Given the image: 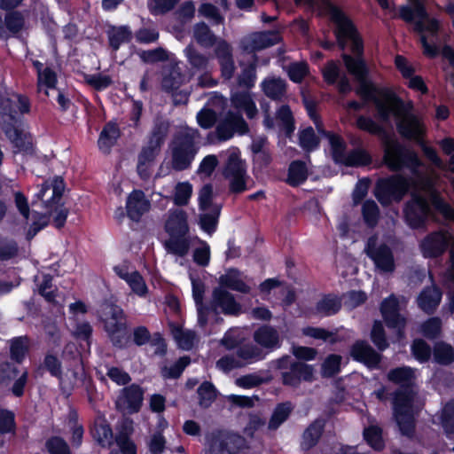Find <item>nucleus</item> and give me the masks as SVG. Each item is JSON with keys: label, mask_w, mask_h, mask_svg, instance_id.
I'll use <instances>...</instances> for the list:
<instances>
[{"label": "nucleus", "mask_w": 454, "mask_h": 454, "mask_svg": "<svg viewBox=\"0 0 454 454\" xmlns=\"http://www.w3.org/2000/svg\"><path fill=\"white\" fill-rule=\"evenodd\" d=\"M341 59L348 73L358 82L356 93L364 103H372L377 114H411L393 89L378 86L370 79V69L364 57L342 53Z\"/></svg>", "instance_id": "1"}, {"label": "nucleus", "mask_w": 454, "mask_h": 454, "mask_svg": "<svg viewBox=\"0 0 454 454\" xmlns=\"http://www.w3.org/2000/svg\"><path fill=\"white\" fill-rule=\"evenodd\" d=\"M387 379L399 386L393 400V415L403 436L412 439L416 432V419L412 405L415 395V372L409 366H399L388 371Z\"/></svg>", "instance_id": "2"}, {"label": "nucleus", "mask_w": 454, "mask_h": 454, "mask_svg": "<svg viewBox=\"0 0 454 454\" xmlns=\"http://www.w3.org/2000/svg\"><path fill=\"white\" fill-rule=\"evenodd\" d=\"M100 321L112 345L119 349H126L131 343L128 318L124 310L118 305L108 304L101 312Z\"/></svg>", "instance_id": "3"}, {"label": "nucleus", "mask_w": 454, "mask_h": 454, "mask_svg": "<svg viewBox=\"0 0 454 454\" xmlns=\"http://www.w3.org/2000/svg\"><path fill=\"white\" fill-rule=\"evenodd\" d=\"M276 369L280 370V381L283 386L298 388L302 382L311 383L315 378L313 364L296 361L285 355L275 361Z\"/></svg>", "instance_id": "4"}, {"label": "nucleus", "mask_w": 454, "mask_h": 454, "mask_svg": "<svg viewBox=\"0 0 454 454\" xmlns=\"http://www.w3.org/2000/svg\"><path fill=\"white\" fill-rule=\"evenodd\" d=\"M383 161L392 172H398L404 168L415 173L422 165L418 153L395 139L385 143Z\"/></svg>", "instance_id": "5"}, {"label": "nucleus", "mask_w": 454, "mask_h": 454, "mask_svg": "<svg viewBox=\"0 0 454 454\" xmlns=\"http://www.w3.org/2000/svg\"><path fill=\"white\" fill-rule=\"evenodd\" d=\"M411 178L402 174H393L378 179L374 188L377 200L387 207L401 202L411 189Z\"/></svg>", "instance_id": "6"}, {"label": "nucleus", "mask_w": 454, "mask_h": 454, "mask_svg": "<svg viewBox=\"0 0 454 454\" xmlns=\"http://www.w3.org/2000/svg\"><path fill=\"white\" fill-rule=\"evenodd\" d=\"M411 4H403L398 8L397 17L407 24L413 25L414 32H422L425 29L436 32L438 19L431 17L425 4L421 0H409Z\"/></svg>", "instance_id": "7"}, {"label": "nucleus", "mask_w": 454, "mask_h": 454, "mask_svg": "<svg viewBox=\"0 0 454 454\" xmlns=\"http://www.w3.org/2000/svg\"><path fill=\"white\" fill-rule=\"evenodd\" d=\"M222 174L229 180L230 192L239 194L247 191V166L240 158V151L236 148L228 153Z\"/></svg>", "instance_id": "8"}, {"label": "nucleus", "mask_w": 454, "mask_h": 454, "mask_svg": "<svg viewBox=\"0 0 454 454\" xmlns=\"http://www.w3.org/2000/svg\"><path fill=\"white\" fill-rule=\"evenodd\" d=\"M380 310L386 325L395 330L396 342H401L406 338L407 318L400 313L399 301L395 294H390L383 299Z\"/></svg>", "instance_id": "9"}, {"label": "nucleus", "mask_w": 454, "mask_h": 454, "mask_svg": "<svg viewBox=\"0 0 454 454\" xmlns=\"http://www.w3.org/2000/svg\"><path fill=\"white\" fill-rule=\"evenodd\" d=\"M403 213L406 224L413 230H419L426 226L431 207L426 197L412 192L411 199L403 205Z\"/></svg>", "instance_id": "10"}, {"label": "nucleus", "mask_w": 454, "mask_h": 454, "mask_svg": "<svg viewBox=\"0 0 454 454\" xmlns=\"http://www.w3.org/2000/svg\"><path fill=\"white\" fill-rule=\"evenodd\" d=\"M197 153L192 135L183 133L175 137V146L172 150V166L176 171H183L191 167Z\"/></svg>", "instance_id": "11"}, {"label": "nucleus", "mask_w": 454, "mask_h": 454, "mask_svg": "<svg viewBox=\"0 0 454 454\" xmlns=\"http://www.w3.org/2000/svg\"><path fill=\"white\" fill-rule=\"evenodd\" d=\"M364 252L380 272L395 271V262L392 249L386 243L378 244L376 236H371L368 239Z\"/></svg>", "instance_id": "12"}, {"label": "nucleus", "mask_w": 454, "mask_h": 454, "mask_svg": "<svg viewBox=\"0 0 454 454\" xmlns=\"http://www.w3.org/2000/svg\"><path fill=\"white\" fill-rule=\"evenodd\" d=\"M383 121H388L392 115H374ZM402 117L396 122L398 133L404 139L414 141L416 144L423 143L426 129L419 115H393Z\"/></svg>", "instance_id": "13"}, {"label": "nucleus", "mask_w": 454, "mask_h": 454, "mask_svg": "<svg viewBox=\"0 0 454 454\" xmlns=\"http://www.w3.org/2000/svg\"><path fill=\"white\" fill-rule=\"evenodd\" d=\"M264 95L279 105L274 114H293L290 106L286 103L287 83L281 77H266L261 82Z\"/></svg>", "instance_id": "14"}, {"label": "nucleus", "mask_w": 454, "mask_h": 454, "mask_svg": "<svg viewBox=\"0 0 454 454\" xmlns=\"http://www.w3.org/2000/svg\"><path fill=\"white\" fill-rule=\"evenodd\" d=\"M4 119L2 126L3 131L6 137L11 141L19 152L30 153L33 149L31 137L26 133L19 123L17 115H1Z\"/></svg>", "instance_id": "15"}, {"label": "nucleus", "mask_w": 454, "mask_h": 454, "mask_svg": "<svg viewBox=\"0 0 454 454\" xmlns=\"http://www.w3.org/2000/svg\"><path fill=\"white\" fill-rule=\"evenodd\" d=\"M144 389L137 384L124 387L115 401V407L119 411L129 414L137 413L143 405Z\"/></svg>", "instance_id": "16"}, {"label": "nucleus", "mask_w": 454, "mask_h": 454, "mask_svg": "<svg viewBox=\"0 0 454 454\" xmlns=\"http://www.w3.org/2000/svg\"><path fill=\"white\" fill-rule=\"evenodd\" d=\"M349 355L354 361L364 364L370 370L380 369L382 355L364 340H356L350 347Z\"/></svg>", "instance_id": "17"}, {"label": "nucleus", "mask_w": 454, "mask_h": 454, "mask_svg": "<svg viewBox=\"0 0 454 454\" xmlns=\"http://www.w3.org/2000/svg\"><path fill=\"white\" fill-rule=\"evenodd\" d=\"M279 41L280 35L278 31L254 32L241 41V47L247 53H255L278 43Z\"/></svg>", "instance_id": "18"}, {"label": "nucleus", "mask_w": 454, "mask_h": 454, "mask_svg": "<svg viewBox=\"0 0 454 454\" xmlns=\"http://www.w3.org/2000/svg\"><path fill=\"white\" fill-rule=\"evenodd\" d=\"M65 181L62 176H55L53 178L45 180L38 192L35 194L37 200H43V207H50L52 204L60 201L65 191Z\"/></svg>", "instance_id": "19"}, {"label": "nucleus", "mask_w": 454, "mask_h": 454, "mask_svg": "<svg viewBox=\"0 0 454 454\" xmlns=\"http://www.w3.org/2000/svg\"><path fill=\"white\" fill-rule=\"evenodd\" d=\"M194 74L180 63L171 65L164 74L161 81L162 90L167 92L177 90L183 84L188 82Z\"/></svg>", "instance_id": "20"}, {"label": "nucleus", "mask_w": 454, "mask_h": 454, "mask_svg": "<svg viewBox=\"0 0 454 454\" xmlns=\"http://www.w3.org/2000/svg\"><path fill=\"white\" fill-rule=\"evenodd\" d=\"M449 247V240L442 231H433L427 234L420 243L424 257L437 258L443 254Z\"/></svg>", "instance_id": "21"}, {"label": "nucleus", "mask_w": 454, "mask_h": 454, "mask_svg": "<svg viewBox=\"0 0 454 454\" xmlns=\"http://www.w3.org/2000/svg\"><path fill=\"white\" fill-rule=\"evenodd\" d=\"M231 106L237 111L236 114H258L255 103L248 91H238L231 95ZM197 114H217L214 109L202 107ZM219 114H234L231 110L220 112Z\"/></svg>", "instance_id": "22"}, {"label": "nucleus", "mask_w": 454, "mask_h": 454, "mask_svg": "<svg viewBox=\"0 0 454 454\" xmlns=\"http://www.w3.org/2000/svg\"><path fill=\"white\" fill-rule=\"evenodd\" d=\"M90 433L92 439L102 448H110L114 444V432L104 414L95 417Z\"/></svg>", "instance_id": "23"}, {"label": "nucleus", "mask_w": 454, "mask_h": 454, "mask_svg": "<svg viewBox=\"0 0 454 454\" xmlns=\"http://www.w3.org/2000/svg\"><path fill=\"white\" fill-rule=\"evenodd\" d=\"M30 100L27 96L16 92L0 95V114H29Z\"/></svg>", "instance_id": "24"}, {"label": "nucleus", "mask_w": 454, "mask_h": 454, "mask_svg": "<svg viewBox=\"0 0 454 454\" xmlns=\"http://www.w3.org/2000/svg\"><path fill=\"white\" fill-rule=\"evenodd\" d=\"M215 55L220 66L221 76L224 80L232 78L236 67L231 44L225 40L219 41L215 48Z\"/></svg>", "instance_id": "25"}, {"label": "nucleus", "mask_w": 454, "mask_h": 454, "mask_svg": "<svg viewBox=\"0 0 454 454\" xmlns=\"http://www.w3.org/2000/svg\"><path fill=\"white\" fill-rule=\"evenodd\" d=\"M211 303L215 311L219 308L225 315L237 316L241 312V305L236 301L233 294L221 287L213 290Z\"/></svg>", "instance_id": "26"}, {"label": "nucleus", "mask_w": 454, "mask_h": 454, "mask_svg": "<svg viewBox=\"0 0 454 454\" xmlns=\"http://www.w3.org/2000/svg\"><path fill=\"white\" fill-rule=\"evenodd\" d=\"M150 207V201L145 198L142 190H133L127 198V215L134 222H138L143 215L149 211Z\"/></svg>", "instance_id": "27"}, {"label": "nucleus", "mask_w": 454, "mask_h": 454, "mask_svg": "<svg viewBox=\"0 0 454 454\" xmlns=\"http://www.w3.org/2000/svg\"><path fill=\"white\" fill-rule=\"evenodd\" d=\"M342 307L341 298L333 294H324L311 309L313 315L328 317L338 314Z\"/></svg>", "instance_id": "28"}, {"label": "nucleus", "mask_w": 454, "mask_h": 454, "mask_svg": "<svg viewBox=\"0 0 454 454\" xmlns=\"http://www.w3.org/2000/svg\"><path fill=\"white\" fill-rule=\"evenodd\" d=\"M121 136V131L116 121L106 122L98 136L97 142L98 150L103 154L109 155Z\"/></svg>", "instance_id": "29"}, {"label": "nucleus", "mask_w": 454, "mask_h": 454, "mask_svg": "<svg viewBox=\"0 0 454 454\" xmlns=\"http://www.w3.org/2000/svg\"><path fill=\"white\" fill-rule=\"evenodd\" d=\"M329 10L332 20L337 25L334 35L338 47L343 51L347 47V40H349V34L347 32L348 23L353 21L336 5L330 4Z\"/></svg>", "instance_id": "30"}, {"label": "nucleus", "mask_w": 454, "mask_h": 454, "mask_svg": "<svg viewBox=\"0 0 454 454\" xmlns=\"http://www.w3.org/2000/svg\"><path fill=\"white\" fill-rule=\"evenodd\" d=\"M442 297V292L439 286L435 285L426 286L418 296V306L425 313L432 315L441 303Z\"/></svg>", "instance_id": "31"}, {"label": "nucleus", "mask_w": 454, "mask_h": 454, "mask_svg": "<svg viewBox=\"0 0 454 454\" xmlns=\"http://www.w3.org/2000/svg\"><path fill=\"white\" fill-rule=\"evenodd\" d=\"M325 425L326 420L324 418H317L305 428L301 441V448L303 450H310L318 444L325 432Z\"/></svg>", "instance_id": "32"}, {"label": "nucleus", "mask_w": 454, "mask_h": 454, "mask_svg": "<svg viewBox=\"0 0 454 454\" xmlns=\"http://www.w3.org/2000/svg\"><path fill=\"white\" fill-rule=\"evenodd\" d=\"M253 338L259 346L270 351L279 348L282 345L278 332L269 325L259 326L254 331Z\"/></svg>", "instance_id": "33"}, {"label": "nucleus", "mask_w": 454, "mask_h": 454, "mask_svg": "<svg viewBox=\"0 0 454 454\" xmlns=\"http://www.w3.org/2000/svg\"><path fill=\"white\" fill-rule=\"evenodd\" d=\"M187 219V214L183 209L170 213L165 223L166 232L169 237L186 236L189 232Z\"/></svg>", "instance_id": "34"}, {"label": "nucleus", "mask_w": 454, "mask_h": 454, "mask_svg": "<svg viewBox=\"0 0 454 454\" xmlns=\"http://www.w3.org/2000/svg\"><path fill=\"white\" fill-rule=\"evenodd\" d=\"M221 288H228L244 294L251 292V287L240 278V271L236 268H231L227 272L219 278Z\"/></svg>", "instance_id": "35"}, {"label": "nucleus", "mask_w": 454, "mask_h": 454, "mask_svg": "<svg viewBox=\"0 0 454 454\" xmlns=\"http://www.w3.org/2000/svg\"><path fill=\"white\" fill-rule=\"evenodd\" d=\"M294 408V404L290 401L278 403L273 409L268 428L273 431L278 429L290 418Z\"/></svg>", "instance_id": "36"}, {"label": "nucleus", "mask_w": 454, "mask_h": 454, "mask_svg": "<svg viewBox=\"0 0 454 454\" xmlns=\"http://www.w3.org/2000/svg\"><path fill=\"white\" fill-rule=\"evenodd\" d=\"M110 48L117 51L122 43H128L132 40V31L129 26H112L107 31Z\"/></svg>", "instance_id": "37"}, {"label": "nucleus", "mask_w": 454, "mask_h": 454, "mask_svg": "<svg viewBox=\"0 0 454 454\" xmlns=\"http://www.w3.org/2000/svg\"><path fill=\"white\" fill-rule=\"evenodd\" d=\"M308 176L306 163L301 160H293L288 167L286 184L298 187L307 181Z\"/></svg>", "instance_id": "38"}, {"label": "nucleus", "mask_w": 454, "mask_h": 454, "mask_svg": "<svg viewBox=\"0 0 454 454\" xmlns=\"http://www.w3.org/2000/svg\"><path fill=\"white\" fill-rule=\"evenodd\" d=\"M372 162V157L366 149L356 147L348 152L342 165L349 168H360L369 166Z\"/></svg>", "instance_id": "39"}, {"label": "nucleus", "mask_w": 454, "mask_h": 454, "mask_svg": "<svg viewBox=\"0 0 454 454\" xmlns=\"http://www.w3.org/2000/svg\"><path fill=\"white\" fill-rule=\"evenodd\" d=\"M325 136L329 140V144L331 146V155H332L333 160L336 164L342 165V161H344V160L347 156V153H346V149H347L346 142L344 141L342 137L340 136L339 134H335V133L328 131L325 133Z\"/></svg>", "instance_id": "40"}, {"label": "nucleus", "mask_w": 454, "mask_h": 454, "mask_svg": "<svg viewBox=\"0 0 454 454\" xmlns=\"http://www.w3.org/2000/svg\"><path fill=\"white\" fill-rule=\"evenodd\" d=\"M432 354L434 362L440 365H450L454 362V348L444 341L436 342Z\"/></svg>", "instance_id": "41"}, {"label": "nucleus", "mask_w": 454, "mask_h": 454, "mask_svg": "<svg viewBox=\"0 0 454 454\" xmlns=\"http://www.w3.org/2000/svg\"><path fill=\"white\" fill-rule=\"evenodd\" d=\"M169 127V121L163 120L161 115H157L149 137L150 144L153 143L156 146H162L168 134Z\"/></svg>", "instance_id": "42"}, {"label": "nucleus", "mask_w": 454, "mask_h": 454, "mask_svg": "<svg viewBox=\"0 0 454 454\" xmlns=\"http://www.w3.org/2000/svg\"><path fill=\"white\" fill-rule=\"evenodd\" d=\"M40 366L48 372L51 377L59 380H63L62 362L56 354L47 352Z\"/></svg>", "instance_id": "43"}, {"label": "nucleus", "mask_w": 454, "mask_h": 454, "mask_svg": "<svg viewBox=\"0 0 454 454\" xmlns=\"http://www.w3.org/2000/svg\"><path fill=\"white\" fill-rule=\"evenodd\" d=\"M199 405L201 408H209L217 397V390L210 381H203L197 389Z\"/></svg>", "instance_id": "44"}, {"label": "nucleus", "mask_w": 454, "mask_h": 454, "mask_svg": "<svg viewBox=\"0 0 454 454\" xmlns=\"http://www.w3.org/2000/svg\"><path fill=\"white\" fill-rule=\"evenodd\" d=\"M380 211L373 200H366L362 206V216L364 224L369 228L377 226L380 220Z\"/></svg>", "instance_id": "45"}, {"label": "nucleus", "mask_w": 454, "mask_h": 454, "mask_svg": "<svg viewBox=\"0 0 454 454\" xmlns=\"http://www.w3.org/2000/svg\"><path fill=\"white\" fill-rule=\"evenodd\" d=\"M185 57L191 65L192 68L195 71H205L207 68L208 58L200 53L193 45L189 44L184 49Z\"/></svg>", "instance_id": "46"}, {"label": "nucleus", "mask_w": 454, "mask_h": 454, "mask_svg": "<svg viewBox=\"0 0 454 454\" xmlns=\"http://www.w3.org/2000/svg\"><path fill=\"white\" fill-rule=\"evenodd\" d=\"M364 439L374 450L381 451L385 448L382 429L379 426H369L364 429Z\"/></svg>", "instance_id": "47"}, {"label": "nucleus", "mask_w": 454, "mask_h": 454, "mask_svg": "<svg viewBox=\"0 0 454 454\" xmlns=\"http://www.w3.org/2000/svg\"><path fill=\"white\" fill-rule=\"evenodd\" d=\"M370 339L380 352H383L389 348L387 333L382 323L375 320L372 324Z\"/></svg>", "instance_id": "48"}, {"label": "nucleus", "mask_w": 454, "mask_h": 454, "mask_svg": "<svg viewBox=\"0 0 454 454\" xmlns=\"http://www.w3.org/2000/svg\"><path fill=\"white\" fill-rule=\"evenodd\" d=\"M221 207L215 205L211 213H204L200 215V227L206 233L211 235L217 228Z\"/></svg>", "instance_id": "49"}, {"label": "nucleus", "mask_w": 454, "mask_h": 454, "mask_svg": "<svg viewBox=\"0 0 454 454\" xmlns=\"http://www.w3.org/2000/svg\"><path fill=\"white\" fill-rule=\"evenodd\" d=\"M50 217L53 215L52 218V225L58 229H62L66 223L67 216L69 215V209L65 207L64 202L58 201L52 204L50 207H45Z\"/></svg>", "instance_id": "50"}, {"label": "nucleus", "mask_w": 454, "mask_h": 454, "mask_svg": "<svg viewBox=\"0 0 454 454\" xmlns=\"http://www.w3.org/2000/svg\"><path fill=\"white\" fill-rule=\"evenodd\" d=\"M165 248L170 254L184 257L189 252L190 241L186 236L170 237L169 239L165 242Z\"/></svg>", "instance_id": "51"}, {"label": "nucleus", "mask_w": 454, "mask_h": 454, "mask_svg": "<svg viewBox=\"0 0 454 454\" xmlns=\"http://www.w3.org/2000/svg\"><path fill=\"white\" fill-rule=\"evenodd\" d=\"M411 351L420 364L428 362L433 353L430 345L423 339H415L411 346Z\"/></svg>", "instance_id": "52"}, {"label": "nucleus", "mask_w": 454, "mask_h": 454, "mask_svg": "<svg viewBox=\"0 0 454 454\" xmlns=\"http://www.w3.org/2000/svg\"><path fill=\"white\" fill-rule=\"evenodd\" d=\"M194 37L198 43L205 47H211L216 43V36L205 22H200L195 25Z\"/></svg>", "instance_id": "53"}, {"label": "nucleus", "mask_w": 454, "mask_h": 454, "mask_svg": "<svg viewBox=\"0 0 454 454\" xmlns=\"http://www.w3.org/2000/svg\"><path fill=\"white\" fill-rule=\"evenodd\" d=\"M437 28L438 29L435 33L431 32L430 30H427V29H425L422 32H416L417 34L419 35V42L422 46L424 55L430 59L436 58L439 55L440 51H439V48L437 45H435L434 43H430L428 42L427 36L426 34L427 33V34H429V35L434 36V37L438 35V34L441 30V22L439 20H438V27Z\"/></svg>", "instance_id": "54"}, {"label": "nucleus", "mask_w": 454, "mask_h": 454, "mask_svg": "<svg viewBox=\"0 0 454 454\" xmlns=\"http://www.w3.org/2000/svg\"><path fill=\"white\" fill-rule=\"evenodd\" d=\"M6 31L12 35L20 33L25 26V17L20 11H9L4 15Z\"/></svg>", "instance_id": "55"}, {"label": "nucleus", "mask_w": 454, "mask_h": 454, "mask_svg": "<svg viewBox=\"0 0 454 454\" xmlns=\"http://www.w3.org/2000/svg\"><path fill=\"white\" fill-rule=\"evenodd\" d=\"M341 356L337 354H330L324 360L321 366V373L324 378H333L340 372Z\"/></svg>", "instance_id": "56"}, {"label": "nucleus", "mask_w": 454, "mask_h": 454, "mask_svg": "<svg viewBox=\"0 0 454 454\" xmlns=\"http://www.w3.org/2000/svg\"><path fill=\"white\" fill-rule=\"evenodd\" d=\"M239 358L247 363H253L262 360L265 356L261 348L253 344H245L240 346L236 352Z\"/></svg>", "instance_id": "57"}, {"label": "nucleus", "mask_w": 454, "mask_h": 454, "mask_svg": "<svg viewBox=\"0 0 454 454\" xmlns=\"http://www.w3.org/2000/svg\"><path fill=\"white\" fill-rule=\"evenodd\" d=\"M233 136L234 134L231 129L228 117L224 115V118L217 123L215 127V131L208 133L207 139L212 143L215 141V138L218 141H227L233 137Z\"/></svg>", "instance_id": "58"}, {"label": "nucleus", "mask_w": 454, "mask_h": 454, "mask_svg": "<svg viewBox=\"0 0 454 454\" xmlns=\"http://www.w3.org/2000/svg\"><path fill=\"white\" fill-rule=\"evenodd\" d=\"M349 34V40L351 41V51L354 57H364V43L362 35H360L357 27L354 22H349L347 29Z\"/></svg>", "instance_id": "59"}, {"label": "nucleus", "mask_w": 454, "mask_h": 454, "mask_svg": "<svg viewBox=\"0 0 454 454\" xmlns=\"http://www.w3.org/2000/svg\"><path fill=\"white\" fill-rule=\"evenodd\" d=\"M299 143L304 151L312 152L318 147L320 141L313 128L308 127L301 131Z\"/></svg>", "instance_id": "60"}, {"label": "nucleus", "mask_w": 454, "mask_h": 454, "mask_svg": "<svg viewBox=\"0 0 454 454\" xmlns=\"http://www.w3.org/2000/svg\"><path fill=\"white\" fill-rule=\"evenodd\" d=\"M190 363V356H183L169 367L165 366L162 369V375L168 379H178Z\"/></svg>", "instance_id": "61"}, {"label": "nucleus", "mask_w": 454, "mask_h": 454, "mask_svg": "<svg viewBox=\"0 0 454 454\" xmlns=\"http://www.w3.org/2000/svg\"><path fill=\"white\" fill-rule=\"evenodd\" d=\"M180 0H148L147 7L152 15H164L171 12Z\"/></svg>", "instance_id": "62"}, {"label": "nucleus", "mask_w": 454, "mask_h": 454, "mask_svg": "<svg viewBox=\"0 0 454 454\" xmlns=\"http://www.w3.org/2000/svg\"><path fill=\"white\" fill-rule=\"evenodd\" d=\"M45 449L50 454H72L68 443L60 436L53 435L45 442Z\"/></svg>", "instance_id": "63"}, {"label": "nucleus", "mask_w": 454, "mask_h": 454, "mask_svg": "<svg viewBox=\"0 0 454 454\" xmlns=\"http://www.w3.org/2000/svg\"><path fill=\"white\" fill-rule=\"evenodd\" d=\"M442 426L446 434H454V400L449 402L443 408Z\"/></svg>", "instance_id": "64"}]
</instances>
